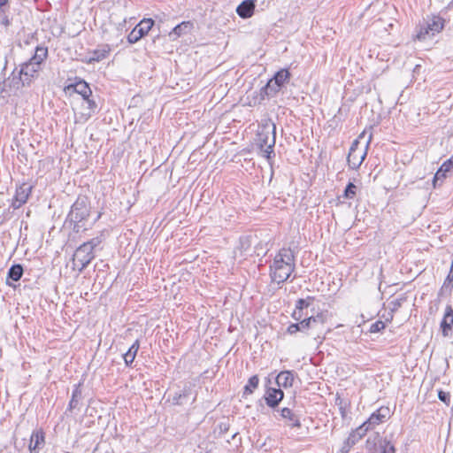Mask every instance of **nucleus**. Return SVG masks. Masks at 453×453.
Listing matches in <instances>:
<instances>
[{
    "label": "nucleus",
    "instance_id": "f257e3e1",
    "mask_svg": "<svg viewBox=\"0 0 453 453\" xmlns=\"http://www.w3.org/2000/svg\"><path fill=\"white\" fill-rule=\"evenodd\" d=\"M295 260V252L290 248L280 249L269 266L272 281L278 284L287 281L296 269Z\"/></svg>",
    "mask_w": 453,
    "mask_h": 453
},
{
    "label": "nucleus",
    "instance_id": "f03ea898",
    "mask_svg": "<svg viewBox=\"0 0 453 453\" xmlns=\"http://www.w3.org/2000/svg\"><path fill=\"white\" fill-rule=\"evenodd\" d=\"M290 79L291 73L288 69L283 68L276 72L273 78H271L267 83L261 88L259 91L260 100L276 96L282 88L289 83Z\"/></svg>",
    "mask_w": 453,
    "mask_h": 453
},
{
    "label": "nucleus",
    "instance_id": "7ed1b4c3",
    "mask_svg": "<svg viewBox=\"0 0 453 453\" xmlns=\"http://www.w3.org/2000/svg\"><path fill=\"white\" fill-rule=\"evenodd\" d=\"M276 127L269 121L261 127L257 134V144L259 146L266 155V158L269 160L271 155L273 154V147L276 141Z\"/></svg>",
    "mask_w": 453,
    "mask_h": 453
},
{
    "label": "nucleus",
    "instance_id": "20e7f679",
    "mask_svg": "<svg viewBox=\"0 0 453 453\" xmlns=\"http://www.w3.org/2000/svg\"><path fill=\"white\" fill-rule=\"evenodd\" d=\"M91 213L90 200L87 196L80 195L73 203L66 222H84Z\"/></svg>",
    "mask_w": 453,
    "mask_h": 453
},
{
    "label": "nucleus",
    "instance_id": "39448f33",
    "mask_svg": "<svg viewBox=\"0 0 453 453\" xmlns=\"http://www.w3.org/2000/svg\"><path fill=\"white\" fill-rule=\"evenodd\" d=\"M445 26V19L440 16H432L424 25H421L417 33V39L419 41L426 40L440 33Z\"/></svg>",
    "mask_w": 453,
    "mask_h": 453
},
{
    "label": "nucleus",
    "instance_id": "423d86ee",
    "mask_svg": "<svg viewBox=\"0 0 453 453\" xmlns=\"http://www.w3.org/2000/svg\"><path fill=\"white\" fill-rule=\"evenodd\" d=\"M95 252L89 250L87 244H81L73 256V269H78L81 273L95 258Z\"/></svg>",
    "mask_w": 453,
    "mask_h": 453
},
{
    "label": "nucleus",
    "instance_id": "0eeeda50",
    "mask_svg": "<svg viewBox=\"0 0 453 453\" xmlns=\"http://www.w3.org/2000/svg\"><path fill=\"white\" fill-rule=\"evenodd\" d=\"M369 142L370 141L367 142L365 150H359L358 147L360 143L357 139L352 142L347 157L349 166L351 169H357L361 165L366 157V150L368 148Z\"/></svg>",
    "mask_w": 453,
    "mask_h": 453
},
{
    "label": "nucleus",
    "instance_id": "6e6552de",
    "mask_svg": "<svg viewBox=\"0 0 453 453\" xmlns=\"http://www.w3.org/2000/svg\"><path fill=\"white\" fill-rule=\"evenodd\" d=\"M155 22L152 19H142L127 35L128 42L131 44L137 42L150 32Z\"/></svg>",
    "mask_w": 453,
    "mask_h": 453
},
{
    "label": "nucleus",
    "instance_id": "1a4fd4ad",
    "mask_svg": "<svg viewBox=\"0 0 453 453\" xmlns=\"http://www.w3.org/2000/svg\"><path fill=\"white\" fill-rule=\"evenodd\" d=\"M81 107L82 111L80 112L78 116L75 117L76 123L87 122L94 114H96L98 111V105L96 102L92 98V96L83 98Z\"/></svg>",
    "mask_w": 453,
    "mask_h": 453
},
{
    "label": "nucleus",
    "instance_id": "9d476101",
    "mask_svg": "<svg viewBox=\"0 0 453 453\" xmlns=\"http://www.w3.org/2000/svg\"><path fill=\"white\" fill-rule=\"evenodd\" d=\"M34 186L28 183H22L19 187L16 188L15 195L12 201V207L14 210L20 208L23 204H25L33 190Z\"/></svg>",
    "mask_w": 453,
    "mask_h": 453
},
{
    "label": "nucleus",
    "instance_id": "9b49d317",
    "mask_svg": "<svg viewBox=\"0 0 453 453\" xmlns=\"http://www.w3.org/2000/svg\"><path fill=\"white\" fill-rule=\"evenodd\" d=\"M41 70V65L38 62L29 59L27 62L21 65L19 70V76H23L22 84L29 86L32 80L37 75Z\"/></svg>",
    "mask_w": 453,
    "mask_h": 453
},
{
    "label": "nucleus",
    "instance_id": "f8f14e48",
    "mask_svg": "<svg viewBox=\"0 0 453 453\" xmlns=\"http://www.w3.org/2000/svg\"><path fill=\"white\" fill-rule=\"evenodd\" d=\"M326 316L323 313H318L316 316H310L299 321L301 332L305 330H319L324 327Z\"/></svg>",
    "mask_w": 453,
    "mask_h": 453
},
{
    "label": "nucleus",
    "instance_id": "ddd939ff",
    "mask_svg": "<svg viewBox=\"0 0 453 453\" xmlns=\"http://www.w3.org/2000/svg\"><path fill=\"white\" fill-rule=\"evenodd\" d=\"M390 416V409L388 406H381L372 412L365 422L373 429L376 426L386 422Z\"/></svg>",
    "mask_w": 453,
    "mask_h": 453
},
{
    "label": "nucleus",
    "instance_id": "4468645a",
    "mask_svg": "<svg viewBox=\"0 0 453 453\" xmlns=\"http://www.w3.org/2000/svg\"><path fill=\"white\" fill-rule=\"evenodd\" d=\"M265 401L270 408H276L284 398V392L280 388H268L264 395Z\"/></svg>",
    "mask_w": 453,
    "mask_h": 453
},
{
    "label": "nucleus",
    "instance_id": "2eb2a0df",
    "mask_svg": "<svg viewBox=\"0 0 453 453\" xmlns=\"http://www.w3.org/2000/svg\"><path fill=\"white\" fill-rule=\"evenodd\" d=\"M280 417L286 420V425L291 428H301L300 415L294 412L291 409L284 407L280 411Z\"/></svg>",
    "mask_w": 453,
    "mask_h": 453
},
{
    "label": "nucleus",
    "instance_id": "dca6fc26",
    "mask_svg": "<svg viewBox=\"0 0 453 453\" xmlns=\"http://www.w3.org/2000/svg\"><path fill=\"white\" fill-rule=\"evenodd\" d=\"M453 328V308L448 304L445 308L443 319L441 322V330L444 337H448L449 331Z\"/></svg>",
    "mask_w": 453,
    "mask_h": 453
},
{
    "label": "nucleus",
    "instance_id": "f3484780",
    "mask_svg": "<svg viewBox=\"0 0 453 453\" xmlns=\"http://www.w3.org/2000/svg\"><path fill=\"white\" fill-rule=\"evenodd\" d=\"M375 453H395V446L391 439L387 436L380 437L374 444Z\"/></svg>",
    "mask_w": 453,
    "mask_h": 453
},
{
    "label": "nucleus",
    "instance_id": "a211bd4d",
    "mask_svg": "<svg viewBox=\"0 0 453 453\" xmlns=\"http://www.w3.org/2000/svg\"><path fill=\"white\" fill-rule=\"evenodd\" d=\"M256 0H244L236 8L237 14L242 19L250 18L255 11Z\"/></svg>",
    "mask_w": 453,
    "mask_h": 453
},
{
    "label": "nucleus",
    "instance_id": "6ab92c4d",
    "mask_svg": "<svg viewBox=\"0 0 453 453\" xmlns=\"http://www.w3.org/2000/svg\"><path fill=\"white\" fill-rule=\"evenodd\" d=\"M44 445V433L42 429L34 430L30 436L29 450L35 452Z\"/></svg>",
    "mask_w": 453,
    "mask_h": 453
},
{
    "label": "nucleus",
    "instance_id": "aec40b11",
    "mask_svg": "<svg viewBox=\"0 0 453 453\" xmlns=\"http://www.w3.org/2000/svg\"><path fill=\"white\" fill-rule=\"evenodd\" d=\"M66 89L73 90V92L81 95L82 98L92 96V90L85 81L81 80L73 84H70L66 87Z\"/></svg>",
    "mask_w": 453,
    "mask_h": 453
},
{
    "label": "nucleus",
    "instance_id": "412c9836",
    "mask_svg": "<svg viewBox=\"0 0 453 453\" xmlns=\"http://www.w3.org/2000/svg\"><path fill=\"white\" fill-rule=\"evenodd\" d=\"M453 169V156L446 160L441 167L436 172L434 177V186L436 187L438 185V181H443L446 178L447 173L450 172Z\"/></svg>",
    "mask_w": 453,
    "mask_h": 453
},
{
    "label": "nucleus",
    "instance_id": "4be33fe9",
    "mask_svg": "<svg viewBox=\"0 0 453 453\" xmlns=\"http://www.w3.org/2000/svg\"><path fill=\"white\" fill-rule=\"evenodd\" d=\"M295 373L293 371H282L276 377V383L279 388H291L293 386Z\"/></svg>",
    "mask_w": 453,
    "mask_h": 453
},
{
    "label": "nucleus",
    "instance_id": "5701e85b",
    "mask_svg": "<svg viewBox=\"0 0 453 453\" xmlns=\"http://www.w3.org/2000/svg\"><path fill=\"white\" fill-rule=\"evenodd\" d=\"M192 393L190 386H185L181 390L175 392L172 397L173 404L183 405L187 403Z\"/></svg>",
    "mask_w": 453,
    "mask_h": 453
},
{
    "label": "nucleus",
    "instance_id": "b1692460",
    "mask_svg": "<svg viewBox=\"0 0 453 453\" xmlns=\"http://www.w3.org/2000/svg\"><path fill=\"white\" fill-rule=\"evenodd\" d=\"M82 400L81 383L75 384L73 389L72 397L68 403L67 411H73L79 408L80 402Z\"/></svg>",
    "mask_w": 453,
    "mask_h": 453
},
{
    "label": "nucleus",
    "instance_id": "393cba45",
    "mask_svg": "<svg viewBox=\"0 0 453 453\" xmlns=\"http://www.w3.org/2000/svg\"><path fill=\"white\" fill-rule=\"evenodd\" d=\"M111 51L108 44L100 45L91 52L89 62H99L106 58Z\"/></svg>",
    "mask_w": 453,
    "mask_h": 453
},
{
    "label": "nucleus",
    "instance_id": "a878e982",
    "mask_svg": "<svg viewBox=\"0 0 453 453\" xmlns=\"http://www.w3.org/2000/svg\"><path fill=\"white\" fill-rule=\"evenodd\" d=\"M194 25L190 21H183L177 26H175L172 32H170L169 35H175L176 37H180L183 35H188L193 29Z\"/></svg>",
    "mask_w": 453,
    "mask_h": 453
},
{
    "label": "nucleus",
    "instance_id": "bb28decb",
    "mask_svg": "<svg viewBox=\"0 0 453 453\" xmlns=\"http://www.w3.org/2000/svg\"><path fill=\"white\" fill-rule=\"evenodd\" d=\"M140 349V342L136 340L127 349L126 353L123 354V358L125 365L128 367L132 366V364L137 355V352Z\"/></svg>",
    "mask_w": 453,
    "mask_h": 453
},
{
    "label": "nucleus",
    "instance_id": "cd10ccee",
    "mask_svg": "<svg viewBox=\"0 0 453 453\" xmlns=\"http://www.w3.org/2000/svg\"><path fill=\"white\" fill-rule=\"evenodd\" d=\"M24 273V269L22 265L20 264H14L12 265L7 273V281L6 284L9 286H12V284L9 282V280H12L13 281H18L21 279Z\"/></svg>",
    "mask_w": 453,
    "mask_h": 453
},
{
    "label": "nucleus",
    "instance_id": "c85d7f7f",
    "mask_svg": "<svg viewBox=\"0 0 453 453\" xmlns=\"http://www.w3.org/2000/svg\"><path fill=\"white\" fill-rule=\"evenodd\" d=\"M108 236V231L103 230L99 233L98 235L96 237H93L88 242H83L84 244H87L89 247V250H92L93 252L103 242L105 241L106 237Z\"/></svg>",
    "mask_w": 453,
    "mask_h": 453
},
{
    "label": "nucleus",
    "instance_id": "c756f323",
    "mask_svg": "<svg viewBox=\"0 0 453 453\" xmlns=\"http://www.w3.org/2000/svg\"><path fill=\"white\" fill-rule=\"evenodd\" d=\"M335 404L339 408L342 418H345L350 407V402L348 399L342 398L339 395H337Z\"/></svg>",
    "mask_w": 453,
    "mask_h": 453
},
{
    "label": "nucleus",
    "instance_id": "7c9ffc66",
    "mask_svg": "<svg viewBox=\"0 0 453 453\" xmlns=\"http://www.w3.org/2000/svg\"><path fill=\"white\" fill-rule=\"evenodd\" d=\"M259 384V378L257 375L251 376L248 383L243 388V396L251 395Z\"/></svg>",
    "mask_w": 453,
    "mask_h": 453
},
{
    "label": "nucleus",
    "instance_id": "2f4dec72",
    "mask_svg": "<svg viewBox=\"0 0 453 453\" xmlns=\"http://www.w3.org/2000/svg\"><path fill=\"white\" fill-rule=\"evenodd\" d=\"M48 57V48L43 46H37L35 48V55L30 58L33 61L38 62V64L42 65V63Z\"/></svg>",
    "mask_w": 453,
    "mask_h": 453
},
{
    "label": "nucleus",
    "instance_id": "473e14b6",
    "mask_svg": "<svg viewBox=\"0 0 453 453\" xmlns=\"http://www.w3.org/2000/svg\"><path fill=\"white\" fill-rule=\"evenodd\" d=\"M453 290V282L449 281L447 278L445 279L441 288L438 292V297L443 298L449 296Z\"/></svg>",
    "mask_w": 453,
    "mask_h": 453
},
{
    "label": "nucleus",
    "instance_id": "72a5a7b5",
    "mask_svg": "<svg viewBox=\"0 0 453 453\" xmlns=\"http://www.w3.org/2000/svg\"><path fill=\"white\" fill-rule=\"evenodd\" d=\"M357 193V186L352 183L349 182L344 189L342 196L346 199H353Z\"/></svg>",
    "mask_w": 453,
    "mask_h": 453
},
{
    "label": "nucleus",
    "instance_id": "f704fd0d",
    "mask_svg": "<svg viewBox=\"0 0 453 453\" xmlns=\"http://www.w3.org/2000/svg\"><path fill=\"white\" fill-rule=\"evenodd\" d=\"M313 300L314 297L312 296H308L305 299H298L296 303V309L303 311V309H307L311 304Z\"/></svg>",
    "mask_w": 453,
    "mask_h": 453
},
{
    "label": "nucleus",
    "instance_id": "c9c22d12",
    "mask_svg": "<svg viewBox=\"0 0 453 453\" xmlns=\"http://www.w3.org/2000/svg\"><path fill=\"white\" fill-rule=\"evenodd\" d=\"M230 424L227 419L219 422L217 426L215 432H218L219 436H222L228 432Z\"/></svg>",
    "mask_w": 453,
    "mask_h": 453
},
{
    "label": "nucleus",
    "instance_id": "e433bc0d",
    "mask_svg": "<svg viewBox=\"0 0 453 453\" xmlns=\"http://www.w3.org/2000/svg\"><path fill=\"white\" fill-rule=\"evenodd\" d=\"M370 430H372V428L365 421L361 426H359L357 428H356L353 431L361 440L366 434V433Z\"/></svg>",
    "mask_w": 453,
    "mask_h": 453
},
{
    "label": "nucleus",
    "instance_id": "4c0bfd02",
    "mask_svg": "<svg viewBox=\"0 0 453 453\" xmlns=\"http://www.w3.org/2000/svg\"><path fill=\"white\" fill-rule=\"evenodd\" d=\"M11 5H8L6 8V11L4 12H0V17H1V24L4 26L5 27H8L12 24V19L9 18V12H10Z\"/></svg>",
    "mask_w": 453,
    "mask_h": 453
},
{
    "label": "nucleus",
    "instance_id": "58836bf2",
    "mask_svg": "<svg viewBox=\"0 0 453 453\" xmlns=\"http://www.w3.org/2000/svg\"><path fill=\"white\" fill-rule=\"evenodd\" d=\"M386 327V323L381 320H377L376 322L372 323L370 326L369 332L370 333H379L382 331Z\"/></svg>",
    "mask_w": 453,
    "mask_h": 453
},
{
    "label": "nucleus",
    "instance_id": "ea45409f",
    "mask_svg": "<svg viewBox=\"0 0 453 453\" xmlns=\"http://www.w3.org/2000/svg\"><path fill=\"white\" fill-rule=\"evenodd\" d=\"M359 440V437L352 430L351 433L349 434L348 438L344 441V442L349 445L350 447H353Z\"/></svg>",
    "mask_w": 453,
    "mask_h": 453
},
{
    "label": "nucleus",
    "instance_id": "a19ab883",
    "mask_svg": "<svg viewBox=\"0 0 453 453\" xmlns=\"http://www.w3.org/2000/svg\"><path fill=\"white\" fill-rule=\"evenodd\" d=\"M438 398L441 402L446 403L447 405H449L450 403V394L449 392H445L443 390H439L438 391Z\"/></svg>",
    "mask_w": 453,
    "mask_h": 453
},
{
    "label": "nucleus",
    "instance_id": "79ce46f5",
    "mask_svg": "<svg viewBox=\"0 0 453 453\" xmlns=\"http://www.w3.org/2000/svg\"><path fill=\"white\" fill-rule=\"evenodd\" d=\"M297 332H301L300 326L298 323H292L287 328V333L289 334H294Z\"/></svg>",
    "mask_w": 453,
    "mask_h": 453
},
{
    "label": "nucleus",
    "instance_id": "37998d69",
    "mask_svg": "<svg viewBox=\"0 0 453 453\" xmlns=\"http://www.w3.org/2000/svg\"><path fill=\"white\" fill-rule=\"evenodd\" d=\"M303 317V311L299 309H295L294 312L292 313V318L296 321H301Z\"/></svg>",
    "mask_w": 453,
    "mask_h": 453
},
{
    "label": "nucleus",
    "instance_id": "c03bdc74",
    "mask_svg": "<svg viewBox=\"0 0 453 453\" xmlns=\"http://www.w3.org/2000/svg\"><path fill=\"white\" fill-rule=\"evenodd\" d=\"M71 225H73V231L76 234L80 233L81 231V228L83 225L82 222H69Z\"/></svg>",
    "mask_w": 453,
    "mask_h": 453
},
{
    "label": "nucleus",
    "instance_id": "a18cd8bd",
    "mask_svg": "<svg viewBox=\"0 0 453 453\" xmlns=\"http://www.w3.org/2000/svg\"><path fill=\"white\" fill-rule=\"evenodd\" d=\"M8 5H11V0H0V12H4Z\"/></svg>",
    "mask_w": 453,
    "mask_h": 453
},
{
    "label": "nucleus",
    "instance_id": "49530a36",
    "mask_svg": "<svg viewBox=\"0 0 453 453\" xmlns=\"http://www.w3.org/2000/svg\"><path fill=\"white\" fill-rule=\"evenodd\" d=\"M351 448L352 447H350L347 443L343 442V445H342V449H340V453H349V451L350 450Z\"/></svg>",
    "mask_w": 453,
    "mask_h": 453
},
{
    "label": "nucleus",
    "instance_id": "de8ad7c7",
    "mask_svg": "<svg viewBox=\"0 0 453 453\" xmlns=\"http://www.w3.org/2000/svg\"><path fill=\"white\" fill-rule=\"evenodd\" d=\"M447 279L449 280V281H452L453 282V265H451L450 266V270H449V273L447 276Z\"/></svg>",
    "mask_w": 453,
    "mask_h": 453
},
{
    "label": "nucleus",
    "instance_id": "09e8293b",
    "mask_svg": "<svg viewBox=\"0 0 453 453\" xmlns=\"http://www.w3.org/2000/svg\"><path fill=\"white\" fill-rule=\"evenodd\" d=\"M315 338H319L322 341L325 337L320 336L319 334H317Z\"/></svg>",
    "mask_w": 453,
    "mask_h": 453
},
{
    "label": "nucleus",
    "instance_id": "8fccbe9b",
    "mask_svg": "<svg viewBox=\"0 0 453 453\" xmlns=\"http://www.w3.org/2000/svg\"><path fill=\"white\" fill-rule=\"evenodd\" d=\"M237 435H238V433H237V432H235V433L232 435V439H233V440H235V438L237 437Z\"/></svg>",
    "mask_w": 453,
    "mask_h": 453
},
{
    "label": "nucleus",
    "instance_id": "3c124183",
    "mask_svg": "<svg viewBox=\"0 0 453 453\" xmlns=\"http://www.w3.org/2000/svg\"><path fill=\"white\" fill-rule=\"evenodd\" d=\"M399 305H400V303H395V304L394 305V308L392 309V311H395V310Z\"/></svg>",
    "mask_w": 453,
    "mask_h": 453
},
{
    "label": "nucleus",
    "instance_id": "603ef678",
    "mask_svg": "<svg viewBox=\"0 0 453 453\" xmlns=\"http://www.w3.org/2000/svg\"><path fill=\"white\" fill-rule=\"evenodd\" d=\"M102 213H98L96 219H95V222L97 221L101 218Z\"/></svg>",
    "mask_w": 453,
    "mask_h": 453
},
{
    "label": "nucleus",
    "instance_id": "864d4df0",
    "mask_svg": "<svg viewBox=\"0 0 453 453\" xmlns=\"http://www.w3.org/2000/svg\"><path fill=\"white\" fill-rule=\"evenodd\" d=\"M393 319V315L390 316V319H388L387 321H390Z\"/></svg>",
    "mask_w": 453,
    "mask_h": 453
}]
</instances>
